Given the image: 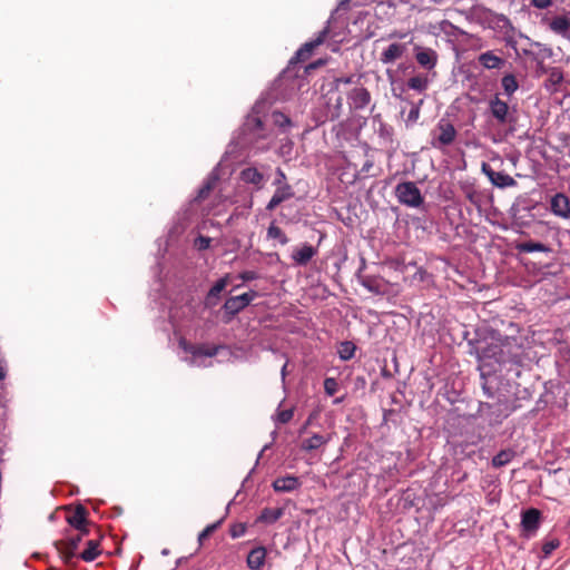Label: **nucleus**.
I'll return each mask as SVG.
<instances>
[{"label": "nucleus", "mask_w": 570, "mask_h": 570, "mask_svg": "<svg viewBox=\"0 0 570 570\" xmlns=\"http://www.w3.org/2000/svg\"><path fill=\"white\" fill-rule=\"evenodd\" d=\"M493 338L494 342L484 345L479 341H469L470 353L475 354L480 362L498 364L510 379H519L525 370H530V347L523 336L497 333Z\"/></svg>", "instance_id": "obj_1"}, {"label": "nucleus", "mask_w": 570, "mask_h": 570, "mask_svg": "<svg viewBox=\"0 0 570 570\" xmlns=\"http://www.w3.org/2000/svg\"><path fill=\"white\" fill-rule=\"evenodd\" d=\"M492 362H481L480 365V379H481V387L483 394L491 400H497L495 403H480L481 411L489 410L493 411L497 409L499 414L497 415V423H500L503 419L508 417L511 413L517 411L521 405L520 404H510L505 395L501 394L500 384L501 377L495 373V371L491 370Z\"/></svg>", "instance_id": "obj_2"}, {"label": "nucleus", "mask_w": 570, "mask_h": 570, "mask_svg": "<svg viewBox=\"0 0 570 570\" xmlns=\"http://www.w3.org/2000/svg\"><path fill=\"white\" fill-rule=\"evenodd\" d=\"M343 110V97L336 91H330L323 97V101L312 111L315 126L338 119Z\"/></svg>", "instance_id": "obj_3"}, {"label": "nucleus", "mask_w": 570, "mask_h": 570, "mask_svg": "<svg viewBox=\"0 0 570 570\" xmlns=\"http://www.w3.org/2000/svg\"><path fill=\"white\" fill-rule=\"evenodd\" d=\"M539 208V203L528 196H519L510 208L512 224L520 228L530 227L535 220L533 210Z\"/></svg>", "instance_id": "obj_4"}, {"label": "nucleus", "mask_w": 570, "mask_h": 570, "mask_svg": "<svg viewBox=\"0 0 570 570\" xmlns=\"http://www.w3.org/2000/svg\"><path fill=\"white\" fill-rule=\"evenodd\" d=\"M395 197L401 205L419 208L424 204V197L414 181H401L395 186Z\"/></svg>", "instance_id": "obj_5"}, {"label": "nucleus", "mask_w": 570, "mask_h": 570, "mask_svg": "<svg viewBox=\"0 0 570 570\" xmlns=\"http://www.w3.org/2000/svg\"><path fill=\"white\" fill-rule=\"evenodd\" d=\"M489 109L499 125L509 126L510 130L515 129L518 121L517 109H511L508 102L501 100L498 95L490 99Z\"/></svg>", "instance_id": "obj_6"}, {"label": "nucleus", "mask_w": 570, "mask_h": 570, "mask_svg": "<svg viewBox=\"0 0 570 570\" xmlns=\"http://www.w3.org/2000/svg\"><path fill=\"white\" fill-rule=\"evenodd\" d=\"M455 127L446 119L442 118L431 132V146L435 149H443L454 142L456 138Z\"/></svg>", "instance_id": "obj_7"}, {"label": "nucleus", "mask_w": 570, "mask_h": 570, "mask_svg": "<svg viewBox=\"0 0 570 570\" xmlns=\"http://www.w3.org/2000/svg\"><path fill=\"white\" fill-rule=\"evenodd\" d=\"M543 521L542 512L537 508L522 510L520 521V537L532 539L537 535Z\"/></svg>", "instance_id": "obj_8"}, {"label": "nucleus", "mask_w": 570, "mask_h": 570, "mask_svg": "<svg viewBox=\"0 0 570 570\" xmlns=\"http://www.w3.org/2000/svg\"><path fill=\"white\" fill-rule=\"evenodd\" d=\"M256 296L257 292L250 289L242 295L227 298L223 305L224 322H230L239 312L245 309Z\"/></svg>", "instance_id": "obj_9"}, {"label": "nucleus", "mask_w": 570, "mask_h": 570, "mask_svg": "<svg viewBox=\"0 0 570 570\" xmlns=\"http://www.w3.org/2000/svg\"><path fill=\"white\" fill-rule=\"evenodd\" d=\"M86 534L79 532L77 535L68 538L66 541H55L53 546L66 566H73L77 557V549Z\"/></svg>", "instance_id": "obj_10"}, {"label": "nucleus", "mask_w": 570, "mask_h": 570, "mask_svg": "<svg viewBox=\"0 0 570 570\" xmlns=\"http://www.w3.org/2000/svg\"><path fill=\"white\" fill-rule=\"evenodd\" d=\"M365 268V261L362 259V265L356 272V278L358 283L366 288L370 293L375 295H384L387 292L389 283L381 276L377 275H365L363 269Z\"/></svg>", "instance_id": "obj_11"}, {"label": "nucleus", "mask_w": 570, "mask_h": 570, "mask_svg": "<svg viewBox=\"0 0 570 570\" xmlns=\"http://www.w3.org/2000/svg\"><path fill=\"white\" fill-rule=\"evenodd\" d=\"M551 214L561 219H570V197L562 191L551 195L549 199Z\"/></svg>", "instance_id": "obj_12"}, {"label": "nucleus", "mask_w": 570, "mask_h": 570, "mask_svg": "<svg viewBox=\"0 0 570 570\" xmlns=\"http://www.w3.org/2000/svg\"><path fill=\"white\" fill-rule=\"evenodd\" d=\"M371 102V94L363 86H356L347 92V104L351 111L363 110Z\"/></svg>", "instance_id": "obj_13"}, {"label": "nucleus", "mask_w": 570, "mask_h": 570, "mask_svg": "<svg viewBox=\"0 0 570 570\" xmlns=\"http://www.w3.org/2000/svg\"><path fill=\"white\" fill-rule=\"evenodd\" d=\"M513 248L518 255L541 253L546 256H551L553 254V249L548 244L533 239L517 240L513 244Z\"/></svg>", "instance_id": "obj_14"}, {"label": "nucleus", "mask_w": 570, "mask_h": 570, "mask_svg": "<svg viewBox=\"0 0 570 570\" xmlns=\"http://www.w3.org/2000/svg\"><path fill=\"white\" fill-rule=\"evenodd\" d=\"M482 173L489 178L492 185L499 188L515 186V179L504 171H495L489 164H482Z\"/></svg>", "instance_id": "obj_15"}, {"label": "nucleus", "mask_w": 570, "mask_h": 570, "mask_svg": "<svg viewBox=\"0 0 570 570\" xmlns=\"http://www.w3.org/2000/svg\"><path fill=\"white\" fill-rule=\"evenodd\" d=\"M88 511L82 504H78L72 513L68 514L66 520L70 527L78 530L83 534H89L88 524L89 521L87 519Z\"/></svg>", "instance_id": "obj_16"}, {"label": "nucleus", "mask_w": 570, "mask_h": 570, "mask_svg": "<svg viewBox=\"0 0 570 570\" xmlns=\"http://www.w3.org/2000/svg\"><path fill=\"white\" fill-rule=\"evenodd\" d=\"M478 63L487 70H500L507 65V60L497 55L495 50H487L478 56Z\"/></svg>", "instance_id": "obj_17"}, {"label": "nucleus", "mask_w": 570, "mask_h": 570, "mask_svg": "<svg viewBox=\"0 0 570 570\" xmlns=\"http://www.w3.org/2000/svg\"><path fill=\"white\" fill-rule=\"evenodd\" d=\"M239 179L245 184L253 185L256 190H261L268 178L256 167H246L240 170Z\"/></svg>", "instance_id": "obj_18"}, {"label": "nucleus", "mask_w": 570, "mask_h": 570, "mask_svg": "<svg viewBox=\"0 0 570 570\" xmlns=\"http://www.w3.org/2000/svg\"><path fill=\"white\" fill-rule=\"evenodd\" d=\"M219 178L220 177H219V164H218L207 175L203 185L199 187L194 200L197 203L205 200L209 196L210 191L216 187Z\"/></svg>", "instance_id": "obj_19"}, {"label": "nucleus", "mask_w": 570, "mask_h": 570, "mask_svg": "<svg viewBox=\"0 0 570 570\" xmlns=\"http://www.w3.org/2000/svg\"><path fill=\"white\" fill-rule=\"evenodd\" d=\"M414 51H415V59L421 67H423L428 70H431L436 66L438 53L435 50H433L431 48H423L420 46H415Z\"/></svg>", "instance_id": "obj_20"}, {"label": "nucleus", "mask_w": 570, "mask_h": 570, "mask_svg": "<svg viewBox=\"0 0 570 570\" xmlns=\"http://www.w3.org/2000/svg\"><path fill=\"white\" fill-rule=\"evenodd\" d=\"M407 51V43L393 42L380 55V61L383 65L393 63L395 60L403 57Z\"/></svg>", "instance_id": "obj_21"}, {"label": "nucleus", "mask_w": 570, "mask_h": 570, "mask_svg": "<svg viewBox=\"0 0 570 570\" xmlns=\"http://www.w3.org/2000/svg\"><path fill=\"white\" fill-rule=\"evenodd\" d=\"M301 485H302V482H301L299 478H297L295 475L279 476V478H276L272 483L273 490L275 492H281V493L293 492V491L299 489Z\"/></svg>", "instance_id": "obj_22"}, {"label": "nucleus", "mask_w": 570, "mask_h": 570, "mask_svg": "<svg viewBox=\"0 0 570 570\" xmlns=\"http://www.w3.org/2000/svg\"><path fill=\"white\" fill-rule=\"evenodd\" d=\"M295 196L294 189L291 185L276 187L274 195L266 205V210L272 212L282 203Z\"/></svg>", "instance_id": "obj_23"}, {"label": "nucleus", "mask_w": 570, "mask_h": 570, "mask_svg": "<svg viewBox=\"0 0 570 570\" xmlns=\"http://www.w3.org/2000/svg\"><path fill=\"white\" fill-rule=\"evenodd\" d=\"M267 550L265 547H255L247 556L246 564L250 570H262L265 564Z\"/></svg>", "instance_id": "obj_24"}, {"label": "nucleus", "mask_w": 570, "mask_h": 570, "mask_svg": "<svg viewBox=\"0 0 570 570\" xmlns=\"http://www.w3.org/2000/svg\"><path fill=\"white\" fill-rule=\"evenodd\" d=\"M491 28L493 30L501 32L503 36L515 33V28L507 16L495 12H491Z\"/></svg>", "instance_id": "obj_25"}, {"label": "nucleus", "mask_w": 570, "mask_h": 570, "mask_svg": "<svg viewBox=\"0 0 570 570\" xmlns=\"http://www.w3.org/2000/svg\"><path fill=\"white\" fill-rule=\"evenodd\" d=\"M549 28L557 35L568 36L570 33V11H566L562 16L554 17L549 22Z\"/></svg>", "instance_id": "obj_26"}, {"label": "nucleus", "mask_w": 570, "mask_h": 570, "mask_svg": "<svg viewBox=\"0 0 570 570\" xmlns=\"http://www.w3.org/2000/svg\"><path fill=\"white\" fill-rule=\"evenodd\" d=\"M309 57V53L305 52L301 46L295 55L289 59L288 65L286 69L283 70L282 75L288 78L292 76L297 77V73L295 72L296 67L308 60Z\"/></svg>", "instance_id": "obj_27"}, {"label": "nucleus", "mask_w": 570, "mask_h": 570, "mask_svg": "<svg viewBox=\"0 0 570 570\" xmlns=\"http://www.w3.org/2000/svg\"><path fill=\"white\" fill-rule=\"evenodd\" d=\"M316 254L317 249L315 247L309 244H304L292 254V258L297 265L305 266Z\"/></svg>", "instance_id": "obj_28"}, {"label": "nucleus", "mask_w": 570, "mask_h": 570, "mask_svg": "<svg viewBox=\"0 0 570 570\" xmlns=\"http://www.w3.org/2000/svg\"><path fill=\"white\" fill-rule=\"evenodd\" d=\"M285 513L284 508H264L256 519L257 523L273 524Z\"/></svg>", "instance_id": "obj_29"}, {"label": "nucleus", "mask_w": 570, "mask_h": 570, "mask_svg": "<svg viewBox=\"0 0 570 570\" xmlns=\"http://www.w3.org/2000/svg\"><path fill=\"white\" fill-rule=\"evenodd\" d=\"M330 441L328 436L323 434L314 433L312 436L304 439L301 443V450L305 452H311L320 449Z\"/></svg>", "instance_id": "obj_30"}, {"label": "nucleus", "mask_w": 570, "mask_h": 570, "mask_svg": "<svg viewBox=\"0 0 570 570\" xmlns=\"http://www.w3.org/2000/svg\"><path fill=\"white\" fill-rule=\"evenodd\" d=\"M515 454L513 449H503L492 458L491 464L495 469L505 466L515 458Z\"/></svg>", "instance_id": "obj_31"}, {"label": "nucleus", "mask_w": 570, "mask_h": 570, "mask_svg": "<svg viewBox=\"0 0 570 570\" xmlns=\"http://www.w3.org/2000/svg\"><path fill=\"white\" fill-rule=\"evenodd\" d=\"M561 544V541L553 535H548L543 538L541 543V553L539 554L540 559L549 558L554 550H557Z\"/></svg>", "instance_id": "obj_32"}, {"label": "nucleus", "mask_w": 570, "mask_h": 570, "mask_svg": "<svg viewBox=\"0 0 570 570\" xmlns=\"http://www.w3.org/2000/svg\"><path fill=\"white\" fill-rule=\"evenodd\" d=\"M330 35V27L328 26H325L318 33L317 36L305 42L302 48L304 49L305 52L309 53V56H312V53L314 52V50L324 42V40L326 39V37Z\"/></svg>", "instance_id": "obj_33"}, {"label": "nucleus", "mask_w": 570, "mask_h": 570, "mask_svg": "<svg viewBox=\"0 0 570 570\" xmlns=\"http://www.w3.org/2000/svg\"><path fill=\"white\" fill-rule=\"evenodd\" d=\"M100 553L101 551L99 550V542L97 540H88L87 548L78 557L86 562H91Z\"/></svg>", "instance_id": "obj_34"}, {"label": "nucleus", "mask_w": 570, "mask_h": 570, "mask_svg": "<svg viewBox=\"0 0 570 570\" xmlns=\"http://www.w3.org/2000/svg\"><path fill=\"white\" fill-rule=\"evenodd\" d=\"M464 197L475 207L480 208L483 200V195L473 185L462 186Z\"/></svg>", "instance_id": "obj_35"}, {"label": "nucleus", "mask_w": 570, "mask_h": 570, "mask_svg": "<svg viewBox=\"0 0 570 570\" xmlns=\"http://www.w3.org/2000/svg\"><path fill=\"white\" fill-rule=\"evenodd\" d=\"M233 503V501H230L227 507H226V512H225V515L223 518H220L218 521L214 522V523H210L208 524L199 534H198V543L202 546L203 542L212 534L214 533L220 525L222 523L224 522L225 520V517L228 514L229 512V507L230 504Z\"/></svg>", "instance_id": "obj_36"}, {"label": "nucleus", "mask_w": 570, "mask_h": 570, "mask_svg": "<svg viewBox=\"0 0 570 570\" xmlns=\"http://www.w3.org/2000/svg\"><path fill=\"white\" fill-rule=\"evenodd\" d=\"M563 81V73L559 68H550L546 80V88L556 91L558 86Z\"/></svg>", "instance_id": "obj_37"}, {"label": "nucleus", "mask_w": 570, "mask_h": 570, "mask_svg": "<svg viewBox=\"0 0 570 570\" xmlns=\"http://www.w3.org/2000/svg\"><path fill=\"white\" fill-rule=\"evenodd\" d=\"M501 86L508 97H511L519 89V82L513 73L504 75L501 78Z\"/></svg>", "instance_id": "obj_38"}, {"label": "nucleus", "mask_w": 570, "mask_h": 570, "mask_svg": "<svg viewBox=\"0 0 570 570\" xmlns=\"http://www.w3.org/2000/svg\"><path fill=\"white\" fill-rule=\"evenodd\" d=\"M356 346L351 341L341 342L337 353L342 361H348L354 357Z\"/></svg>", "instance_id": "obj_39"}, {"label": "nucleus", "mask_w": 570, "mask_h": 570, "mask_svg": "<svg viewBox=\"0 0 570 570\" xmlns=\"http://www.w3.org/2000/svg\"><path fill=\"white\" fill-rule=\"evenodd\" d=\"M429 86V80L424 76H414L407 80V87L417 92H423Z\"/></svg>", "instance_id": "obj_40"}, {"label": "nucleus", "mask_w": 570, "mask_h": 570, "mask_svg": "<svg viewBox=\"0 0 570 570\" xmlns=\"http://www.w3.org/2000/svg\"><path fill=\"white\" fill-rule=\"evenodd\" d=\"M267 237L272 239H277L282 245H286L288 243V237L285 233L276 226L275 224H271L267 228Z\"/></svg>", "instance_id": "obj_41"}, {"label": "nucleus", "mask_w": 570, "mask_h": 570, "mask_svg": "<svg viewBox=\"0 0 570 570\" xmlns=\"http://www.w3.org/2000/svg\"><path fill=\"white\" fill-rule=\"evenodd\" d=\"M263 129V121L259 117L257 116H249L247 117L245 124H244V130H248L253 134H255L256 131H259Z\"/></svg>", "instance_id": "obj_42"}, {"label": "nucleus", "mask_w": 570, "mask_h": 570, "mask_svg": "<svg viewBox=\"0 0 570 570\" xmlns=\"http://www.w3.org/2000/svg\"><path fill=\"white\" fill-rule=\"evenodd\" d=\"M377 135L381 139H383L386 142L393 141V127L381 121L377 129Z\"/></svg>", "instance_id": "obj_43"}, {"label": "nucleus", "mask_w": 570, "mask_h": 570, "mask_svg": "<svg viewBox=\"0 0 570 570\" xmlns=\"http://www.w3.org/2000/svg\"><path fill=\"white\" fill-rule=\"evenodd\" d=\"M294 416V409H286L282 411H277V413L272 417L275 424H286Z\"/></svg>", "instance_id": "obj_44"}, {"label": "nucleus", "mask_w": 570, "mask_h": 570, "mask_svg": "<svg viewBox=\"0 0 570 570\" xmlns=\"http://www.w3.org/2000/svg\"><path fill=\"white\" fill-rule=\"evenodd\" d=\"M246 531H247V524L244 522L233 523V524H230L229 530H228L229 535L233 539L243 537L246 533Z\"/></svg>", "instance_id": "obj_45"}, {"label": "nucleus", "mask_w": 570, "mask_h": 570, "mask_svg": "<svg viewBox=\"0 0 570 570\" xmlns=\"http://www.w3.org/2000/svg\"><path fill=\"white\" fill-rule=\"evenodd\" d=\"M219 346L199 344L198 356L214 357L218 354Z\"/></svg>", "instance_id": "obj_46"}, {"label": "nucleus", "mask_w": 570, "mask_h": 570, "mask_svg": "<svg viewBox=\"0 0 570 570\" xmlns=\"http://www.w3.org/2000/svg\"><path fill=\"white\" fill-rule=\"evenodd\" d=\"M178 344L184 352L189 353L193 356H198L199 344H191L187 342L185 338H180Z\"/></svg>", "instance_id": "obj_47"}, {"label": "nucleus", "mask_w": 570, "mask_h": 570, "mask_svg": "<svg viewBox=\"0 0 570 570\" xmlns=\"http://www.w3.org/2000/svg\"><path fill=\"white\" fill-rule=\"evenodd\" d=\"M338 390V383L334 377H326L324 380V391L328 396H333Z\"/></svg>", "instance_id": "obj_48"}, {"label": "nucleus", "mask_w": 570, "mask_h": 570, "mask_svg": "<svg viewBox=\"0 0 570 570\" xmlns=\"http://www.w3.org/2000/svg\"><path fill=\"white\" fill-rule=\"evenodd\" d=\"M273 185L275 187H281V186L289 185L287 183V177H286L285 173L283 171V169L281 167H277L276 170H275V179L273 181Z\"/></svg>", "instance_id": "obj_49"}, {"label": "nucleus", "mask_w": 570, "mask_h": 570, "mask_svg": "<svg viewBox=\"0 0 570 570\" xmlns=\"http://www.w3.org/2000/svg\"><path fill=\"white\" fill-rule=\"evenodd\" d=\"M228 284V276L222 277L215 282V284L210 287L209 291L213 292V295H220V293L226 288Z\"/></svg>", "instance_id": "obj_50"}, {"label": "nucleus", "mask_w": 570, "mask_h": 570, "mask_svg": "<svg viewBox=\"0 0 570 570\" xmlns=\"http://www.w3.org/2000/svg\"><path fill=\"white\" fill-rule=\"evenodd\" d=\"M219 299L220 295H213V292L208 291V293L205 296L204 305L206 308H213L219 303Z\"/></svg>", "instance_id": "obj_51"}, {"label": "nucleus", "mask_w": 570, "mask_h": 570, "mask_svg": "<svg viewBox=\"0 0 570 570\" xmlns=\"http://www.w3.org/2000/svg\"><path fill=\"white\" fill-rule=\"evenodd\" d=\"M532 399V391L529 387H524L522 390H518L515 392V400L511 404H517L518 401H529Z\"/></svg>", "instance_id": "obj_52"}, {"label": "nucleus", "mask_w": 570, "mask_h": 570, "mask_svg": "<svg viewBox=\"0 0 570 570\" xmlns=\"http://www.w3.org/2000/svg\"><path fill=\"white\" fill-rule=\"evenodd\" d=\"M238 277L243 281V282H252V281H255V279H258L259 278V274L255 271H244L242 272Z\"/></svg>", "instance_id": "obj_53"}, {"label": "nucleus", "mask_w": 570, "mask_h": 570, "mask_svg": "<svg viewBox=\"0 0 570 570\" xmlns=\"http://www.w3.org/2000/svg\"><path fill=\"white\" fill-rule=\"evenodd\" d=\"M547 396H548V391L546 390V392L542 393L540 395V397L538 399L533 411L539 412L547 407V405L549 403V400L547 399Z\"/></svg>", "instance_id": "obj_54"}, {"label": "nucleus", "mask_w": 570, "mask_h": 570, "mask_svg": "<svg viewBox=\"0 0 570 570\" xmlns=\"http://www.w3.org/2000/svg\"><path fill=\"white\" fill-rule=\"evenodd\" d=\"M350 2L351 0H341L337 4V7L335 8V10L331 13V17L328 18L327 22H326V26L330 27V23L332 22L333 20V17L334 14L340 11V10H347L348 7H350Z\"/></svg>", "instance_id": "obj_55"}, {"label": "nucleus", "mask_w": 570, "mask_h": 570, "mask_svg": "<svg viewBox=\"0 0 570 570\" xmlns=\"http://www.w3.org/2000/svg\"><path fill=\"white\" fill-rule=\"evenodd\" d=\"M502 39L508 48L517 50L518 42L515 39V33H508V35L503 36Z\"/></svg>", "instance_id": "obj_56"}, {"label": "nucleus", "mask_w": 570, "mask_h": 570, "mask_svg": "<svg viewBox=\"0 0 570 570\" xmlns=\"http://www.w3.org/2000/svg\"><path fill=\"white\" fill-rule=\"evenodd\" d=\"M419 116H420V106L414 105V106H412V108L409 111L406 121L413 124L419 119Z\"/></svg>", "instance_id": "obj_57"}, {"label": "nucleus", "mask_w": 570, "mask_h": 570, "mask_svg": "<svg viewBox=\"0 0 570 570\" xmlns=\"http://www.w3.org/2000/svg\"><path fill=\"white\" fill-rule=\"evenodd\" d=\"M210 245V238L209 237H205V236H199L197 239H196V246L198 247V249L203 250V249H207Z\"/></svg>", "instance_id": "obj_58"}, {"label": "nucleus", "mask_w": 570, "mask_h": 570, "mask_svg": "<svg viewBox=\"0 0 570 570\" xmlns=\"http://www.w3.org/2000/svg\"><path fill=\"white\" fill-rule=\"evenodd\" d=\"M530 3L537 9H547L552 4V0H531Z\"/></svg>", "instance_id": "obj_59"}, {"label": "nucleus", "mask_w": 570, "mask_h": 570, "mask_svg": "<svg viewBox=\"0 0 570 570\" xmlns=\"http://www.w3.org/2000/svg\"><path fill=\"white\" fill-rule=\"evenodd\" d=\"M373 165H374L373 160H372V159H367V160L363 164V166H362V168H361V173H362V174H365V175H366V174H368V173H370V170H371V168L373 167Z\"/></svg>", "instance_id": "obj_60"}, {"label": "nucleus", "mask_w": 570, "mask_h": 570, "mask_svg": "<svg viewBox=\"0 0 570 570\" xmlns=\"http://www.w3.org/2000/svg\"><path fill=\"white\" fill-rule=\"evenodd\" d=\"M543 59L546 58H550L552 56V49L551 48H548V47H543L540 49V53H539Z\"/></svg>", "instance_id": "obj_61"}, {"label": "nucleus", "mask_w": 570, "mask_h": 570, "mask_svg": "<svg viewBox=\"0 0 570 570\" xmlns=\"http://www.w3.org/2000/svg\"><path fill=\"white\" fill-rule=\"evenodd\" d=\"M313 417H314V414H311L307 417L306 422L303 424V426L299 430V434H303L306 431L307 426L312 423Z\"/></svg>", "instance_id": "obj_62"}, {"label": "nucleus", "mask_w": 570, "mask_h": 570, "mask_svg": "<svg viewBox=\"0 0 570 570\" xmlns=\"http://www.w3.org/2000/svg\"><path fill=\"white\" fill-rule=\"evenodd\" d=\"M313 417H314V414H311L307 417L306 422L303 424V426L299 430V434H303L306 431L307 426L312 423Z\"/></svg>", "instance_id": "obj_63"}, {"label": "nucleus", "mask_w": 570, "mask_h": 570, "mask_svg": "<svg viewBox=\"0 0 570 570\" xmlns=\"http://www.w3.org/2000/svg\"><path fill=\"white\" fill-rule=\"evenodd\" d=\"M313 417H314V414H311L307 417L306 422L303 424V426L299 430V434H303L306 431L307 426L312 423Z\"/></svg>", "instance_id": "obj_64"}]
</instances>
